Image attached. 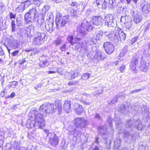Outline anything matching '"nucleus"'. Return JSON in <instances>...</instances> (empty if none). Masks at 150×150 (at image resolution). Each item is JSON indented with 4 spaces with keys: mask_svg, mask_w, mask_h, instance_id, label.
<instances>
[{
    "mask_svg": "<svg viewBox=\"0 0 150 150\" xmlns=\"http://www.w3.org/2000/svg\"><path fill=\"white\" fill-rule=\"evenodd\" d=\"M40 113H38L36 110H34V117H30L28 120L27 125H29V128H32L37 127L42 128L45 125L42 114L52 113L57 111L59 113L62 112L61 105L60 103H56L54 105L53 103H48L41 105L39 108Z\"/></svg>",
    "mask_w": 150,
    "mask_h": 150,
    "instance_id": "1",
    "label": "nucleus"
},
{
    "mask_svg": "<svg viewBox=\"0 0 150 150\" xmlns=\"http://www.w3.org/2000/svg\"><path fill=\"white\" fill-rule=\"evenodd\" d=\"M93 28L92 21H88L86 18L82 20L81 24L77 27V32L80 33L81 36L83 37L87 31L92 30Z\"/></svg>",
    "mask_w": 150,
    "mask_h": 150,
    "instance_id": "2",
    "label": "nucleus"
},
{
    "mask_svg": "<svg viewBox=\"0 0 150 150\" xmlns=\"http://www.w3.org/2000/svg\"><path fill=\"white\" fill-rule=\"evenodd\" d=\"M80 33H78L77 35L76 36L74 41L73 40V38L72 36H69L67 38L68 41L71 44L75 43L79 44L81 46L82 49L84 50L85 52H87L88 50L87 44L85 42H83L82 40L83 36H81Z\"/></svg>",
    "mask_w": 150,
    "mask_h": 150,
    "instance_id": "3",
    "label": "nucleus"
},
{
    "mask_svg": "<svg viewBox=\"0 0 150 150\" xmlns=\"http://www.w3.org/2000/svg\"><path fill=\"white\" fill-rule=\"evenodd\" d=\"M35 35L33 39L32 44L35 46H40L44 43L45 34L44 33L38 32Z\"/></svg>",
    "mask_w": 150,
    "mask_h": 150,
    "instance_id": "4",
    "label": "nucleus"
},
{
    "mask_svg": "<svg viewBox=\"0 0 150 150\" xmlns=\"http://www.w3.org/2000/svg\"><path fill=\"white\" fill-rule=\"evenodd\" d=\"M74 123L76 127L80 129L84 128L88 124L86 120L81 117H78L75 119Z\"/></svg>",
    "mask_w": 150,
    "mask_h": 150,
    "instance_id": "5",
    "label": "nucleus"
},
{
    "mask_svg": "<svg viewBox=\"0 0 150 150\" xmlns=\"http://www.w3.org/2000/svg\"><path fill=\"white\" fill-rule=\"evenodd\" d=\"M80 74L79 73H76L74 71H71L70 72L66 71L62 75L67 79L72 80L74 79L75 77H77Z\"/></svg>",
    "mask_w": 150,
    "mask_h": 150,
    "instance_id": "6",
    "label": "nucleus"
},
{
    "mask_svg": "<svg viewBox=\"0 0 150 150\" xmlns=\"http://www.w3.org/2000/svg\"><path fill=\"white\" fill-rule=\"evenodd\" d=\"M103 46L106 53L110 54L112 53L114 50V46L111 42H105L104 43Z\"/></svg>",
    "mask_w": 150,
    "mask_h": 150,
    "instance_id": "7",
    "label": "nucleus"
},
{
    "mask_svg": "<svg viewBox=\"0 0 150 150\" xmlns=\"http://www.w3.org/2000/svg\"><path fill=\"white\" fill-rule=\"evenodd\" d=\"M27 4L28 5H30V1H27L21 3H18L16 5L15 10L18 12H23L25 9V5Z\"/></svg>",
    "mask_w": 150,
    "mask_h": 150,
    "instance_id": "8",
    "label": "nucleus"
},
{
    "mask_svg": "<svg viewBox=\"0 0 150 150\" xmlns=\"http://www.w3.org/2000/svg\"><path fill=\"white\" fill-rule=\"evenodd\" d=\"M139 58V57L137 55L135 57H133L132 58L130 65L131 69L132 71H134L136 70L137 64L138 63ZM140 58V59L142 58V56H141Z\"/></svg>",
    "mask_w": 150,
    "mask_h": 150,
    "instance_id": "9",
    "label": "nucleus"
},
{
    "mask_svg": "<svg viewBox=\"0 0 150 150\" xmlns=\"http://www.w3.org/2000/svg\"><path fill=\"white\" fill-rule=\"evenodd\" d=\"M108 35L109 39L112 41L117 42L119 41L117 35H119V32L117 29L115 30Z\"/></svg>",
    "mask_w": 150,
    "mask_h": 150,
    "instance_id": "10",
    "label": "nucleus"
},
{
    "mask_svg": "<svg viewBox=\"0 0 150 150\" xmlns=\"http://www.w3.org/2000/svg\"><path fill=\"white\" fill-rule=\"evenodd\" d=\"M131 14L132 16H134L133 20L136 23H138L142 20V16L140 13L133 11Z\"/></svg>",
    "mask_w": 150,
    "mask_h": 150,
    "instance_id": "11",
    "label": "nucleus"
},
{
    "mask_svg": "<svg viewBox=\"0 0 150 150\" xmlns=\"http://www.w3.org/2000/svg\"><path fill=\"white\" fill-rule=\"evenodd\" d=\"M113 17L111 15H108L105 16L104 21L106 25L108 26H113L114 23L113 21Z\"/></svg>",
    "mask_w": 150,
    "mask_h": 150,
    "instance_id": "12",
    "label": "nucleus"
},
{
    "mask_svg": "<svg viewBox=\"0 0 150 150\" xmlns=\"http://www.w3.org/2000/svg\"><path fill=\"white\" fill-rule=\"evenodd\" d=\"M139 66L140 69L145 72L148 70L149 63H146L144 60L142 59L140 61Z\"/></svg>",
    "mask_w": 150,
    "mask_h": 150,
    "instance_id": "13",
    "label": "nucleus"
},
{
    "mask_svg": "<svg viewBox=\"0 0 150 150\" xmlns=\"http://www.w3.org/2000/svg\"><path fill=\"white\" fill-rule=\"evenodd\" d=\"M73 108L76 113L78 115H81L84 110V108L83 106L78 103L74 104Z\"/></svg>",
    "mask_w": 150,
    "mask_h": 150,
    "instance_id": "14",
    "label": "nucleus"
},
{
    "mask_svg": "<svg viewBox=\"0 0 150 150\" xmlns=\"http://www.w3.org/2000/svg\"><path fill=\"white\" fill-rule=\"evenodd\" d=\"M106 57L104 55L103 53L99 50H97L94 55V59L100 61L103 60Z\"/></svg>",
    "mask_w": 150,
    "mask_h": 150,
    "instance_id": "15",
    "label": "nucleus"
},
{
    "mask_svg": "<svg viewBox=\"0 0 150 150\" xmlns=\"http://www.w3.org/2000/svg\"><path fill=\"white\" fill-rule=\"evenodd\" d=\"M71 103L69 100H66L64 101L63 105V108L65 112L68 113L71 111Z\"/></svg>",
    "mask_w": 150,
    "mask_h": 150,
    "instance_id": "16",
    "label": "nucleus"
},
{
    "mask_svg": "<svg viewBox=\"0 0 150 150\" xmlns=\"http://www.w3.org/2000/svg\"><path fill=\"white\" fill-rule=\"evenodd\" d=\"M96 6L99 8L105 9L107 7V3L105 0H96Z\"/></svg>",
    "mask_w": 150,
    "mask_h": 150,
    "instance_id": "17",
    "label": "nucleus"
},
{
    "mask_svg": "<svg viewBox=\"0 0 150 150\" xmlns=\"http://www.w3.org/2000/svg\"><path fill=\"white\" fill-rule=\"evenodd\" d=\"M92 21L93 24L96 25H100L102 24L103 19L100 16H95L93 18Z\"/></svg>",
    "mask_w": 150,
    "mask_h": 150,
    "instance_id": "18",
    "label": "nucleus"
},
{
    "mask_svg": "<svg viewBox=\"0 0 150 150\" xmlns=\"http://www.w3.org/2000/svg\"><path fill=\"white\" fill-rule=\"evenodd\" d=\"M125 25L126 27V31L127 32L129 31L132 25V21L130 18L126 17Z\"/></svg>",
    "mask_w": 150,
    "mask_h": 150,
    "instance_id": "19",
    "label": "nucleus"
},
{
    "mask_svg": "<svg viewBox=\"0 0 150 150\" xmlns=\"http://www.w3.org/2000/svg\"><path fill=\"white\" fill-rule=\"evenodd\" d=\"M141 8L144 14H148L150 12V4H142Z\"/></svg>",
    "mask_w": 150,
    "mask_h": 150,
    "instance_id": "20",
    "label": "nucleus"
},
{
    "mask_svg": "<svg viewBox=\"0 0 150 150\" xmlns=\"http://www.w3.org/2000/svg\"><path fill=\"white\" fill-rule=\"evenodd\" d=\"M125 0H109V4L113 7L120 6V5Z\"/></svg>",
    "mask_w": 150,
    "mask_h": 150,
    "instance_id": "21",
    "label": "nucleus"
},
{
    "mask_svg": "<svg viewBox=\"0 0 150 150\" xmlns=\"http://www.w3.org/2000/svg\"><path fill=\"white\" fill-rule=\"evenodd\" d=\"M8 45L11 49H15L18 47L19 44L18 41L13 40L9 42Z\"/></svg>",
    "mask_w": 150,
    "mask_h": 150,
    "instance_id": "22",
    "label": "nucleus"
},
{
    "mask_svg": "<svg viewBox=\"0 0 150 150\" xmlns=\"http://www.w3.org/2000/svg\"><path fill=\"white\" fill-rule=\"evenodd\" d=\"M117 30L119 32V35H117L119 41H122L125 40L126 38L125 34L120 29H117Z\"/></svg>",
    "mask_w": 150,
    "mask_h": 150,
    "instance_id": "23",
    "label": "nucleus"
},
{
    "mask_svg": "<svg viewBox=\"0 0 150 150\" xmlns=\"http://www.w3.org/2000/svg\"><path fill=\"white\" fill-rule=\"evenodd\" d=\"M44 131L46 136L48 137L49 140H51L57 137L54 132H50L49 130H45Z\"/></svg>",
    "mask_w": 150,
    "mask_h": 150,
    "instance_id": "24",
    "label": "nucleus"
},
{
    "mask_svg": "<svg viewBox=\"0 0 150 150\" xmlns=\"http://www.w3.org/2000/svg\"><path fill=\"white\" fill-rule=\"evenodd\" d=\"M139 110H141L142 113L147 115H148L150 112L149 108L146 106H143L142 108H139Z\"/></svg>",
    "mask_w": 150,
    "mask_h": 150,
    "instance_id": "25",
    "label": "nucleus"
},
{
    "mask_svg": "<svg viewBox=\"0 0 150 150\" xmlns=\"http://www.w3.org/2000/svg\"><path fill=\"white\" fill-rule=\"evenodd\" d=\"M134 126L138 130H141L143 127L142 123L139 120H137L134 123Z\"/></svg>",
    "mask_w": 150,
    "mask_h": 150,
    "instance_id": "26",
    "label": "nucleus"
},
{
    "mask_svg": "<svg viewBox=\"0 0 150 150\" xmlns=\"http://www.w3.org/2000/svg\"><path fill=\"white\" fill-rule=\"evenodd\" d=\"M103 35V32L100 30H97L95 33V36L94 37L95 39L97 40H98L101 38Z\"/></svg>",
    "mask_w": 150,
    "mask_h": 150,
    "instance_id": "27",
    "label": "nucleus"
},
{
    "mask_svg": "<svg viewBox=\"0 0 150 150\" xmlns=\"http://www.w3.org/2000/svg\"><path fill=\"white\" fill-rule=\"evenodd\" d=\"M128 108L127 106L122 105L119 106L118 110L122 113H125L128 110Z\"/></svg>",
    "mask_w": 150,
    "mask_h": 150,
    "instance_id": "28",
    "label": "nucleus"
},
{
    "mask_svg": "<svg viewBox=\"0 0 150 150\" xmlns=\"http://www.w3.org/2000/svg\"><path fill=\"white\" fill-rule=\"evenodd\" d=\"M34 18L28 12L25 14V19L27 23L31 22L32 20Z\"/></svg>",
    "mask_w": 150,
    "mask_h": 150,
    "instance_id": "29",
    "label": "nucleus"
},
{
    "mask_svg": "<svg viewBox=\"0 0 150 150\" xmlns=\"http://www.w3.org/2000/svg\"><path fill=\"white\" fill-rule=\"evenodd\" d=\"M93 90L95 91L94 93L95 96L102 93L103 91V89L102 87L100 86L98 87L94 88Z\"/></svg>",
    "mask_w": 150,
    "mask_h": 150,
    "instance_id": "30",
    "label": "nucleus"
},
{
    "mask_svg": "<svg viewBox=\"0 0 150 150\" xmlns=\"http://www.w3.org/2000/svg\"><path fill=\"white\" fill-rule=\"evenodd\" d=\"M49 142L52 145L54 146H55L58 143L59 141L58 137H57L53 138V139H52L51 140H49Z\"/></svg>",
    "mask_w": 150,
    "mask_h": 150,
    "instance_id": "31",
    "label": "nucleus"
},
{
    "mask_svg": "<svg viewBox=\"0 0 150 150\" xmlns=\"http://www.w3.org/2000/svg\"><path fill=\"white\" fill-rule=\"evenodd\" d=\"M81 132L80 131L76 129H75L74 130L70 131L69 134L70 135H73L74 137H76L79 135H80Z\"/></svg>",
    "mask_w": 150,
    "mask_h": 150,
    "instance_id": "32",
    "label": "nucleus"
},
{
    "mask_svg": "<svg viewBox=\"0 0 150 150\" xmlns=\"http://www.w3.org/2000/svg\"><path fill=\"white\" fill-rule=\"evenodd\" d=\"M63 42L62 38H58L54 41V44L56 46H58L62 44Z\"/></svg>",
    "mask_w": 150,
    "mask_h": 150,
    "instance_id": "33",
    "label": "nucleus"
},
{
    "mask_svg": "<svg viewBox=\"0 0 150 150\" xmlns=\"http://www.w3.org/2000/svg\"><path fill=\"white\" fill-rule=\"evenodd\" d=\"M28 13L31 15L34 18L37 13V10L35 7H33L30 9Z\"/></svg>",
    "mask_w": 150,
    "mask_h": 150,
    "instance_id": "34",
    "label": "nucleus"
},
{
    "mask_svg": "<svg viewBox=\"0 0 150 150\" xmlns=\"http://www.w3.org/2000/svg\"><path fill=\"white\" fill-rule=\"evenodd\" d=\"M44 22V20L42 17L39 18L36 22L37 26L38 27H40Z\"/></svg>",
    "mask_w": 150,
    "mask_h": 150,
    "instance_id": "35",
    "label": "nucleus"
},
{
    "mask_svg": "<svg viewBox=\"0 0 150 150\" xmlns=\"http://www.w3.org/2000/svg\"><path fill=\"white\" fill-rule=\"evenodd\" d=\"M69 21V16H64L62 19L61 24L63 25H65V24Z\"/></svg>",
    "mask_w": 150,
    "mask_h": 150,
    "instance_id": "36",
    "label": "nucleus"
},
{
    "mask_svg": "<svg viewBox=\"0 0 150 150\" xmlns=\"http://www.w3.org/2000/svg\"><path fill=\"white\" fill-rule=\"evenodd\" d=\"M99 131L100 132V133L102 134H105L107 132V129L105 125L103 126L99 129Z\"/></svg>",
    "mask_w": 150,
    "mask_h": 150,
    "instance_id": "37",
    "label": "nucleus"
},
{
    "mask_svg": "<svg viewBox=\"0 0 150 150\" xmlns=\"http://www.w3.org/2000/svg\"><path fill=\"white\" fill-rule=\"evenodd\" d=\"M121 141L120 139H115L114 141V146L116 148H118L120 146Z\"/></svg>",
    "mask_w": 150,
    "mask_h": 150,
    "instance_id": "38",
    "label": "nucleus"
},
{
    "mask_svg": "<svg viewBox=\"0 0 150 150\" xmlns=\"http://www.w3.org/2000/svg\"><path fill=\"white\" fill-rule=\"evenodd\" d=\"M18 84V82L17 81H14L11 82L8 85V86L9 88L11 87L14 88L17 86Z\"/></svg>",
    "mask_w": 150,
    "mask_h": 150,
    "instance_id": "39",
    "label": "nucleus"
},
{
    "mask_svg": "<svg viewBox=\"0 0 150 150\" xmlns=\"http://www.w3.org/2000/svg\"><path fill=\"white\" fill-rule=\"evenodd\" d=\"M91 75L89 73H85L82 76L81 78L83 79L86 80L88 79L90 76Z\"/></svg>",
    "mask_w": 150,
    "mask_h": 150,
    "instance_id": "40",
    "label": "nucleus"
},
{
    "mask_svg": "<svg viewBox=\"0 0 150 150\" xmlns=\"http://www.w3.org/2000/svg\"><path fill=\"white\" fill-rule=\"evenodd\" d=\"M69 4L71 6L75 7V8H79L80 6V5H78L77 3L75 2H70Z\"/></svg>",
    "mask_w": 150,
    "mask_h": 150,
    "instance_id": "41",
    "label": "nucleus"
},
{
    "mask_svg": "<svg viewBox=\"0 0 150 150\" xmlns=\"http://www.w3.org/2000/svg\"><path fill=\"white\" fill-rule=\"evenodd\" d=\"M126 94L122 92H120L117 95V97L121 98L122 99H124L126 96Z\"/></svg>",
    "mask_w": 150,
    "mask_h": 150,
    "instance_id": "42",
    "label": "nucleus"
},
{
    "mask_svg": "<svg viewBox=\"0 0 150 150\" xmlns=\"http://www.w3.org/2000/svg\"><path fill=\"white\" fill-rule=\"evenodd\" d=\"M61 14L59 12H57V13L56 16V21L57 22H59L61 18Z\"/></svg>",
    "mask_w": 150,
    "mask_h": 150,
    "instance_id": "43",
    "label": "nucleus"
},
{
    "mask_svg": "<svg viewBox=\"0 0 150 150\" xmlns=\"http://www.w3.org/2000/svg\"><path fill=\"white\" fill-rule=\"evenodd\" d=\"M78 8H77L76 9V8H74L73 9V11H71V14L73 16H76L77 15V10H78Z\"/></svg>",
    "mask_w": 150,
    "mask_h": 150,
    "instance_id": "44",
    "label": "nucleus"
},
{
    "mask_svg": "<svg viewBox=\"0 0 150 150\" xmlns=\"http://www.w3.org/2000/svg\"><path fill=\"white\" fill-rule=\"evenodd\" d=\"M108 122L109 124V128H110V131H112L113 128L112 124V120L110 118L108 120Z\"/></svg>",
    "mask_w": 150,
    "mask_h": 150,
    "instance_id": "45",
    "label": "nucleus"
},
{
    "mask_svg": "<svg viewBox=\"0 0 150 150\" xmlns=\"http://www.w3.org/2000/svg\"><path fill=\"white\" fill-rule=\"evenodd\" d=\"M47 62V60L41 61L40 63V67H43L45 66Z\"/></svg>",
    "mask_w": 150,
    "mask_h": 150,
    "instance_id": "46",
    "label": "nucleus"
},
{
    "mask_svg": "<svg viewBox=\"0 0 150 150\" xmlns=\"http://www.w3.org/2000/svg\"><path fill=\"white\" fill-rule=\"evenodd\" d=\"M33 3L39 6L40 4V0H30Z\"/></svg>",
    "mask_w": 150,
    "mask_h": 150,
    "instance_id": "47",
    "label": "nucleus"
},
{
    "mask_svg": "<svg viewBox=\"0 0 150 150\" xmlns=\"http://www.w3.org/2000/svg\"><path fill=\"white\" fill-rule=\"evenodd\" d=\"M127 51V49L126 48H124L122 52L120 53V55L121 57L123 56Z\"/></svg>",
    "mask_w": 150,
    "mask_h": 150,
    "instance_id": "48",
    "label": "nucleus"
},
{
    "mask_svg": "<svg viewBox=\"0 0 150 150\" xmlns=\"http://www.w3.org/2000/svg\"><path fill=\"white\" fill-rule=\"evenodd\" d=\"M66 48V44L64 43L60 47V49L62 51H65Z\"/></svg>",
    "mask_w": 150,
    "mask_h": 150,
    "instance_id": "49",
    "label": "nucleus"
},
{
    "mask_svg": "<svg viewBox=\"0 0 150 150\" xmlns=\"http://www.w3.org/2000/svg\"><path fill=\"white\" fill-rule=\"evenodd\" d=\"M125 67H126L125 65H123L119 68V70L121 72H124L125 71Z\"/></svg>",
    "mask_w": 150,
    "mask_h": 150,
    "instance_id": "50",
    "label": "nucleus"
},
{
    "mask_svg": "<svg viewBox=\"0 0 150 150\" xmlns=\"http://www.w3.org/2000/svg\"><path fill=\"white\" fill-rule=\"evenodd\" d=\"M11 24L12 26V31L14 32L15 30L16 25L14 20H12Z\"/></svg>",
    "mask_w": 150,
    "mask_h": 150,
    "instance_id": "51",
    "label": "nucleus"
},
{
    "mask_svg": "<svg viewBox=\"0 0 150 150\" xmlns=\"http://www.w3.org/2000/svg\"><path fill=\"white\" fill-rule=\"evenodd\" d=\"M133 124V122L132 120H129L127 123V125L128 127H131Z\"/></svg>",
    "mask_w": 150,
    "mask_h": 150,
    "instance_id": "52",
    "label": "nucleus"
},
{
    "mask_svg": "<svg viewBox=\"0 0 150 150\" xmlns=\"http://www.w3.org/2000/svg\"><path fill=\"white\" fill-rule=\"evenodd\" d=\"M138 37H135L133 38L131 40V44L132 45L138 39Z\"/></svg>",
    "mask_w": 150,
    "mask_h": 150,
    "instance_id": "53",
    "label": "nucleus"
},
{
    "mask_svg": "<svg viewBox=\"0 0 150 150\" xmlns=\"http://www.w3.org/2000/svg\"><path fill=\"white\" fill-rule=\"evenodd\" d=\"M19 105V104H17L16 105H13L12 107L10 109L11 110H16L17 108H18V106Z\"/></svg>",
    "mask_w": 150,
    "mask_h": 150,
    "instance_id": "54",
    "label": "nucleus"
},
{
    "mask_svg": "<svg viewBox=\"0 0 150 150\" xmlns=\"http://www.w3.org/2000/svg\"><path fill=\"white\" fill-rule=\"evenodd\" d=\"M117 96H115L113 97L112 99L111 100V102L112 104H114L115 102L117 101Z\"/></svg>",
    "mask_w": 150,
    "mask_h": 150,
    "instance_id": "55",
    "label": "nucleus"
},
{
    "mask_svg": "<svg viewBox=\"0 0 150 150\" xmlns=\"http://www.w3.org/2000/svg\"><path fill=\"white\" fill-rule=\"evenodd\" d=\"M4 6V4L0 2V13L2 12Z\"/></svg>",
    "mask_w": 150,
    "mask_h": 150,
    "instance_id": "56",
    "label": "nucleus"
},
{
    "mask_svg": "<svg viewBox=\"0 0 150 150\" xmlns=\"http://www.w3.org/2000/svg\"><path fill=\"white\" fill-rule=\"evenodd\" d=\"M19 52V51L18 50H16L12 53L11 55L13 56H16L18 54Z\"/></svg>",
    "mask_w": 150,
    "mask_h": 150,
    "instance_id": "57",
    "label": "nucleus"
},
{
    "mask_svg": "<svg viewBox=\"0 0 150 150\" xmlns=\"http://www.w3.org/2000/svg\"><path fill=\"white\" fill-rule=\"evenodd\" d=\"M144 54H145L146 55V57H150V50H148V52H147V53H146V51H145L144 52Z\"/></svg>",
    "mask_w": 150,
    "mask_h": 150,
    "instance_id": "58",
    "label": "nucleus"
},
{
    "mask_svg": "<svg viewBox=\"0 0 150 150\" xmlns=\"http://www.w3.org/2000/svg\"><path fill=\"white\" fill-rule=\"evenodd\" d=\"M62 69L61 68H58L57 69V71L60 74L62 75Z\"/></svg>",
    "mask_w": 150,
    "mask_h": 150,
    "instance_id": "59",
    "label": "nucleus"
},
{
    "mask_svg": "<svg viewBox=\"0 0 150 150\" xmlns=\"http://www.w3.org/2000/svg\"><path fill=\"white\" fill-rule=\"evenodd\" d=\"M24 51L27 52H30L31 51H34V49L33 48H30L28 49L24 50Z\"/></svg>",
    "mask_w": 150,
    "mask_h": 150,
    "instance_id": "60",
    "label": "nucleus"
},
{
    "mask_svg": "<svg viewBox=\"0 0 150 150\" xmlns=\"http://www.w3.org/2000/svg\"><path fill=\"white\" fill-rule=\"evenodd\" d=\"M3 19L2 18L0 17V30H1V27L2 26Z\"/></svg>",
    "mask_w": 150,
    "mask_h": 150,
    "instance_id": "61",
    "label": "nucleus"
},
{
    "mask_svg": "<svg viewBox=\"0 0 150 150\" xmlns=\"http://www.w3.org/2000/svg\"><path fill=\"white\" fill-rule=\"evenodd\" d=\"M123 133L125 134V136L126 137H127L129 135V133L127 131H125Z\"/></svg>",
    "mask_w": 150,
    "mask_h": 150,
    "instance_id": "62",
    "label": "nucleus"
},
{
    "mask_svg": "<svg viewBox=\"0 0 150 150\" xmlns=\"http://www.w3.org/2000/svg\"><path fill=\"white\" fill-rule=\"evenodd\" d=\"M94 118L99 119H100V116L98 113H96L94 115Z\"/></svg>",
    "mask_w": 150,
    "mask_h": 150,
    "instance_id": "63",
    "label": "nucleus"
},
{
    "mask_svg": "<svg viewBox=\"0 0 150 150\" xmlns=\"http://www.w3.org/2000/svg\"><path fill=\"white\" fill-rule=\"evenodd\" d=\"M10 18L11 19L12 18H15V16L12 13H10Z\"/></svg>",
    "mask_w": 150,
    "mask_h": 150,
    "instance_id": "64",
    "label": "nucleus"
}]
</instances>
